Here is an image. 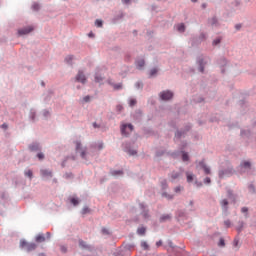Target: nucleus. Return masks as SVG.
<instances>
[{
	"instance_id": "1",
	"label": "nucleus",
	"mask_w": 256,
	"mask_h": 256,
	"mask_svg": "<svg viewBox=\"0 0 256 256\" xmlns=\"http://www.w3.org/2000/svg\"><path fill=\"white\" fill-rule=\"evenodd\" d=\"M51 239V233L47 232L46 234L40 233L36 236V243H45V241H49Z\"/></svg>"
},
{
	"instance_id": "2",
	"label": "nucleus",
	"mask_w": 256,
	"mask_h": 256,
	"mask_svg": "<svg viewBox=\"0 0 256 256\" xmlns=\"http://www.w3.org/2000/svg\"><path fill=\"white\" fill-rule=\"evenodd\" d=\"M160 99H162V101H169V99H173V92H171V91L161 92Z\"/></svg>"
},
{
	"instance_id": "3",
	"label": "nucleus",
	"mask_w": 256,
	"mask_h": 256,
	"mask_svg": "<svg viewBox=\"0 0 256 256\" xmlns=\"http://www.w3.org/2000/svg\"><path fill=\"white\" fill-rule=\"evenodd\" d=\"M75 145H76V151H77L78 153H80L82 159H85L86 150L83 149V146L81 145V142L76 141V142H75Z\"/></svg>"
},
{
	"instance_id": "4",
	"label": "nucleus",
	"mask_w": 256,
	"mask_h": 256,
	"mask_svg": "<svg viewBox=\"0 0 256 256\" xmlns=\"http://www.w3.org/2000/svg\"><path fill=\"white\" fill-rule=\"evenodd\" d=\"M75 79L78 83H83V84L87 83V78L85 77V74H83L82 71L78 72Z\"/></svg>"
},
{
	"instance_id": "5",
	"label": "nucleus",
	"mask_w": 256,
	"mask_h": 256,
	"mask_svg": "<svg viewBox=\"0 0 256 256\" xmlns=\"http://www.w3.org/2000/svg\"><path fill=\"white\" fill-rule=\"evenodd\" d=\"M127 129H129V132L133 131V126L131 124H124L121 127V133L122 135H127L129 132H127Z\"/></svg>"
},
{
	"instance_id": "6",
	"label": "nucleus",
	"mask_w": 256,
	"mask_h": 256,
	"mask_svg": "<svg viewBox=\"0 0 256 256\" xmlns=\"http://www.w3.org/2000/svg\"><path fill=\"white\" fill-rule=\"evenodd\" d=\"M199 167L204 170V173L206 175L211 174V169H209V167H207V165H205V162H203V161L199 162Z\"/></svg>"
},
{
	"instance_id": "7",
	"label": "nucleus",
	"mask_w": 256,
	"mask_h": 256,
	"mask_svg": "<svg viewBox=\"0 0 256 256\" xmlns=\"http://www.w3.org/2000/svg\"><path fill=\"white\" fill-rule=\"evenodd\" d=\"M33 31V27L29 26L27 28H23L18 30L19 35H27Z\"/></svg>"
},
{
	"instance_id": "8",
	"label": "nucleus",
	"mask_w": 256,
	"mask_h": 256,
	"mask_svg": "<svg viewBox=\"0 0 256 256\" xmlns=\"http://www.w3.org/2000/svg\"><path fill=\"white\" fill-rule=\"evenodd\" d=\"M35 249H37V244H35V243H28L26 251H35Z\"/></svg>"
},
{
	"instance_id": "9",
	"label": "nucleus",
	"mask_w": 256,
	"mask_h": 256,
	"mask_svg": "<svg viewBox=\"0 0 256 256\" xmlns=\"http://www.w3.org/2000/svg\"><path fill=\"white\" fill-rule=\"evenodd\" d=\"M42 177H53V174L49 170H41Z\"/></svg>"
},
{
	"instance_id": "10",
	"label": "nucleus",
	"mask_w": 256,
	"mask_h": 256,
	"mask_svg": "<svg viewBox=\"0 0 256 256\" xmlns=\"http://www.w3.org/2000/svg\"><path fill=\"white\" fill-rule=\"evenodd\" d=\"M176 29H177V31H179V33H185V24H183V23L178 24L176 26Z\"/></svg>"
},
{
	"instance_id": "11",
	"label": "nucleus",
	"mask_w": 256,
	"mask_h": 256,
	"mask_svg": "<svg viewBox=\"0 0 256 256\" xmlns=\"http://www.w3.org/2000/svg\"><path fill=\"white\" fill-rule=\"evenodd\" d=\"M136 66H137V68L138 69H143V67H145V60H138L137 62H136Z\"/></svg>"
},
{
	"instance_id": "12",
	"label": "nucleus",
	"mask_w": 256,
	"mask_h": 256,
	"mask_svg": "<svg viewBox=\"0 0 256 256\" xmlns=\"http://www.w3.org/2000/svg\"><path fill=\"white\" fill-rule=\"evenodd\" d=\"M171 220V216L169 214H164L163 216H161L160 221H169Z\"/></svg>"
},
{
	"instance_id": "13",
	"label": "nucleus",
	"mask_w": 256,
	"mask_h": 256,
	"mask_svg": "<svg viewBox=\"0 0 256 256\" xmlns=\"http://www.w3.org/2000/svg\"><path fill=\"white\" fill-rule=\"evenodd\" d=\"M28 245H29V243H28L27 241H25V240H22V241L20 242V247H21L22 249H27Z\"/></svg>"
},
{
	"instance_id": "14",
	"label": "nucleus",
	"mask_w": 256,
	"mask_h": 256,
	"mask_svg": "<svg viewBox=\"0 0 256 256\" xmlns=\"http://www.w3.org/2000/svg\"><path fill=\"white\" fill-rule=\"evenodd\" d=\"M186 177H187V182H188V183L193 182V174L187 172V173H186Z\"/></svg>"
},
{
	"instance_id": "15",
	"label": "nucleus",
	"mask_w": 256,
	"mask_h": 256,
	"mask_svg": "<svg viewBox=\"0 0 256 256\" xmlns=\"http://www.w3.org/2000/svg\"><path fill=\"white\" fill-rule=\"evenodd\" d=\"M241 167H244V169H251V163L250 162H243L241 164Z\"/></svg>"
},
{
	"instance_id": "16",
	"label": "nucleus",
	"mask_w": 256,
	"mask_h": 256,
	"mask_svg": "<svg viewBox=\"0 0 256 256\" xmlns=\"http://www.w3.org/2000/svg\"><path fill=\"white\" fill-rule=\"evenodd\" d=\"M145 231H146L145 227H141V228H138L137 233L138 235H145Z\"/></svg>"
},
{
	"instance_id": "17",
	"label": "nucleus",
	"mask_w": 256,
	"mask_h": 256,
	"mask_svg": "<svg viewBox=\"0 0 256 256\" xmlns=\"http://www.w3.org/2000/svg\"><path fill=\"white\" fill-rule=\"evenodd\" d=\"M229 205V202L227 201V199H224L221 201V206L224 208V209H227V206Z\"/></svg>"
},
{
	"instance_id": "18",
	"label": "nucleus",
	"mask_w": 256,
	"mask_h": 256,
	"mask_svg": "<svg viewBox=\"0 0 256 256\" xmlns=\"http://www.w3.org/2000/svg\"><path fill=\"white\" fill-rule=\"evenodd\" d=\"M182 161H189V154L187 152L182 153Z\"/></svg>"
},
{
	"instance_id": "19",
	"label": "nucleus",
	"mask_w": 256,
	"mask_h": 256,
	"mask_svg": "<svg viewBox=\"0 0 256 256\" xmlns=\"http://www.w3.org/2000/svg\"><path fill=\"white\" fill-rule=\"evenodd\" d=\"M162 197H165V198L168 199V200L173 199V195L168 194V193H166V192L162 193Z\"/></svg>"
},
{
	"instance_id": "20",
	"label": "nucleus",
	"mask_w": 256,
	"mask_h": 256,
	"mask_svg": "<svg viewBox=\"0 0 256 256\" xmlns=\"http://www.w3.org/2000/svg\"><path fill=\"white\" fill-rule=\"evenodd\" d=\"M183 191V187L182 186H177L174 188V192L175 193H181Z\"/></svg>"
},
{
	"instance_id": "21",
	"label": "nucleus",
	"mask_w": 256,
	"mask_h": 256,
	"mask_svg": "<svg viewBox=\"0 0 256 256\" xmlns=\"http://www.w3.org/2000/svg\"><path fill=\"white\" fill-rule=\"evenodd\" d=\"M141 247H142V249L147 250V249H149V244H147V242L143 241V242H141Z\"/></svg>"
},
{
	"instance_id": "22",
	"label": "nucleus",
	"mask_w": 256,
	"mask_h": 256,
	"mask_svg": "<svg viewBox=\"0 0 256 256\" xmlns=\"http://www.w3.org/2000/svg\"><path fill=\"white\" fill-rule=\"evenodd\" d=\"M228 175H229V173H227V172H225V171H220V172H219V177H220L221 179H223V177L228 176Z\"/></svg>"
},
{
	"instance_id": "23",
	"label": "nucleus",
	"mask_w": 256,
	"mask_h": 256,
	"mask_svg": "<svg viewBox=\"0 0 256 256\" xmlns=\"http://www.w3.org/2000/svg\"><path fill=\"white\" fill-rule=\"evenodd\" d=\"M95 25L96 27H103V21L98 19L95 21Z\"/></svg>"
},
{
	"instance_id": "24",
	"label": "nucleus",
	"mask_w": 256,
	"mask_h": 256,
	"mask_svg": "<svg viewBox=\"0 0 256 256\" xmlns=\"http://www.w3.org/2000/svg\"><path fill=\"white\" fill-rule=\"evenodd\" d=\"M30 149H31V151H37V149H39V145L33 144L30 146Z\"/></svg>"
},
{
	"instance_id": "25",
	"label": "nucleus",
	"mask_w": 256,
	"mask_h": 256,
	"mask_svg": "<svg viewBox=\"0 0 256 256\" xmlns=\"http://www.w3.org/2000/svg\"><path fill=\"white\" fill-rule=\"evenodd\" d=\"M111 174L114 175V176H115V175H123V171H121V170L112 171Z\"/></svg>"
},
{
	"instance_id": "26",
	"label": "nucleus",
	"mask_w": 256,
	"mask_h": 256,
	"mask_svg": "<svg viewBox=\"0 0 256 256\" xmlns=\"http://www.w3.org/2000/svg\"><path fill=\"white\" fill-rule=\"evenodd\" d=\"M154 75H157V68H153V69L150 71V77H153Z\"/></svg>"
},
{
	"instance_id": "27",
	"label": "nucleus",
	"mask_w": 256,
	"mask_h": 256,
	"mask_svg": "<svg viewBox=\"0 0 256 256\" xmlns=\"http://www.w3.org/2000/svg\"><path fill=\"white\" fill-rule=\"evenodd\" d=\"M25 175L31 179V177H33V171L28 170L25 172Z\"/></svg>"
},
{
	"instance_id": "28",
	"label": "nucleus",
	"mask_w": 256,
	"mask_h": 256,
	"mask_svg": "<svg viewBox=\"0 0 256 256\" xmlns=\"http://www.w3.org/2000/svg\"><path fill=\"white\" fill-rule=\"evenodd\" d=\"M129 105L130 107H134V105H137V100L135 99L130 100Z\"/></svg>"
},
{
	"instance_id": "29",
	"label": "nucleus",
	"mask_w": 256,
	"mask_h": 256,
	"mask_svg": "<svg viewBox=\"0 0 256 256\" xmlns=\"http://www.w3.org/2000/svg\"><path fill=\"white\" fill-rule=\"evenodd\" d=\"M218 245L219 247H225V240L221 238Z\"/></svg>"
},
{
	"instance_id": "30",
	"label": "nucleus",
	"mask_w": 256,
	"mask_h": 256,
	"mask_svg": "<svg viewBox=\"0 0 256 256\" xmlns=\"http://www.w3.org/2000/svg\"><path fill=\"white\" fill-rule=\"evenodd\" d=\"M73 56L69 55L65 58V61H67L68 63H71V61H73Z\"/></svg>"
},
{
	"instance_id": "31",
	"label": "nucleus",
	"mask_w": 256,
	"mask_h": 256,
	"mask_svg": "<svg viewBox=\"0 0 256 256\" xmlns=\"http://www.w3.org/2000/svg\"><path fill=\"white\" fill-rule=\"evenodd\" d=\"M32 9H33L34 11H39V4H37V3L33 4V5H32Z\"/></svg>"
},
{
	"instance_id": "32",
	"label": "nucleus",
	"mask_w": 256,
	"mask_h": 256,
	"mask_svg": "<svg viewBox=\"0 0 256 256\" xmlns=\"http://www.w3.org/2000/svg\"><path fill=\"white\" fill-rule=\"evenodd\" d=\"M79 245H80V247H83L84 249L87 248V244H85V242L83 240L79 241Z\"/></svg>"
},
{
	"instance_id": "33",
	"label": "nucleus",
	"mask_w": 256,
	"mask_h": 256,
	"mask_svg": "<svg viewBox=\"0 0 256 256\" xmlns=\"http://www.w3.org/2000/svg\"><path fill=\"white\" fill-rule=\"evenodd\" d=\"M71 203H73L74 205H79V200H77V198H72Z\"/></svg>"
},
{
	"instance_id": "34",
	"label": "nucleus",
	"mask_w": 256,
	"mask_h": 256,
	"mask_svg": "<svg viewBox=\"0 0 256 256\" xmlns=\"http://www.w3.org/2000/svg\"><path fill=\"white\" fill-rule=\"evenodd\" d=\"M219 43H221V38H216V39L213 41V45H219Z\"/></svg>"
},
{
	"instance_id": "35",
	"label": "nucleus",
	"mask_w": 256,
	"mask_h": 256,
	"mask_svg": "<svg viewBox=\"0 0 256 256\" xmlns=\"http://www.w3.org/2000/svg\"><path fill=\"white\" fill-rule=\"evenodd\" d=\"M37 157H38V159H40V160L45 159V155H44L43 153H38V154H37Z\"/></svg>"
},
{
	"instance_id": "36",
	"label": "nucleus",
	"mask_w": 256,
	"mask_h": 256,
	"mask_svg": "<svg viewBox=\"0 0 256 256\" xmlns=\"http://www.w3.org/2000/svg\"><path fill=\"white\" fill-rule=\"evenodd\" d=\"M95 81L96 83H101V81H103V77L96 76Z\"/></svg>"
},
{
	"instance_id": "37",
	"label": "nucleus",
	"mask_w": 256,
	"mask_h": 256,
	"mask_svg": "<svg viewBox=\"0 0 256 256\" xmlns=\"http://www.w3.org/2000/svg\"><path fill=\"white\" fill-rule=\"evenodd\" d=\"M224 225H225L226 227H231V220H226V221H224Z\"/></svg>"
},
{
	"instance_id": "38",
	"label": "nucleus",
	"mask_w": 256,
	"mask_h": 256,
	"mask_svg": "<svg viewBox=\"0 0 256 256\" xmlns=\"http://www.w3.org/2000/svg\"><path fill=\"white\" fill-rule=\"evenodd\" d=\"M87 213H89V209L87 207L83 208L82 214L87 215Z\"/></svg>"
},
{
	"instance_id": "39",
	"label": "nucleus",
	"mask_w": 256,
	"mask_h": 256,
	"mask_svg": "<svg viewBox=\"0 0 256 256\" xmlns=\"http://www.w3.org/2000/svg\"><path fill=\"white\" fill-rule=\"evenodd\" d=\"M122 87H123L122 84H115L114 85V89H117V90L122 89Z\"/></svg>"
},
{
	"instance_id": "40",
	"label": "nucleus",
	"mask_w": 256,
	"mask_h": 256,
	"mask_svg": "<svg viewBox=\"0 0 256 256\" xmlns=\"http://www.w3.org/2000/svg\"><path fill=\"white\" fill-rule=\"evenodd\" d=\"M243 230V222H240V226L237 228V231H242Z\"/></svg>"
},
{
	"instance_id": "41",
	"label": "nucleus",
	"mask_w": 256,
	"mask_h": 256,
	"mask_svg": "<svg viewBox=\"0 0 256 256\" xmlns=\"http://www.w3.org/2000/svg\"><path fill=\"white\" fill-rule=\"evenodd\" d=\"M204 183L209 185V183H211V178H209V177L205 178Z\"/></svg>"
},
{
	"instance_id": "42",
	"label": "nucleus",
	"mask_w": 256,
	"mask_h": 256,
	"mask_svg": "<svg viewBox=\"0 0 256 256\" xmlns=\"http://www.w3.org/2000/svg\"><path fill=\"white\" fill-rule=\"evenodd\" d=\"M116 109H117V111L121 112V111H123V106L122 105H117Z\"/></svg>"
},
{
	"instance_id": "43",
	"label": "nucleus",
	"mask_w": 256,
	"mask_h": 256,
	"mask_svg": "<svg viewBox=\"0 0 256 256\" xmlns=\"http://www.w3.org/2000/svg\"><path fill=\"white\" fill-rule=\"evenodd\" d=\"M162 189H167V181L162 182Z\"/></svg>"
},
{
	"instance_id": "44",
	"label": "nucleus",
	"mask_w": 256,
	"mask_h": 256,
	"mask_svg": "<svg viewBox=\"0 0 256 256\" xmlns=\"http://www.w3.org/2000/svg\"><path fill=\"white\" fill-rule=\"evenodd\" d=\"M122 3H124V5H129V3H131V0H122Z\"/></svg>"
},
{
	"instance_id": "45",
	"label": "nucleus",
	"mask_w": 256,
	"mask_h": 256,
	"mask_svg": "<svg viewBox=\"0 0 256 256\" xmlns=\"http://www.w3.org/2000/svg\"><path fill=\"white\" fill-rule=\"evenodd\" d=\"M241 211H242V213H247V212L249 211V209H247V207H243V208L241 209Z\"/></svg>"
},
{
	"instance_id": "46",
	"label": "nucleus",
	"mask_w": 256,
	"mask_h": 256,
	"mask_svg": "<svg viewBox=\"0 0 256 256\" xmlns=\"http://www.w3.org/2000/svg\"><path fill=\"white\" fill-rule=\"evenodd\" d=\"M234 247H237V245H239V240L235 239L233 242Z\"/></svg>"
},
{
	"instance_id": "47",
	"label": "nucleus",
	"mask_w": 256,
	"mask_h": 256,
	"mask_svg": "<svg viewBox=\"0 0 256 256\" xmlns=\"http://www.w3.org/2000/svg\"><path fill=\"white\" fill-rule=\"evenodd\" d=\"M179 177V173L172 174V179H177Z\"/></svg>"
},
{
	"instance_id": "48",
	"label": "nucleus",
	"mask_w": 256,
	"mask_h": 256,
	"mask_svg": "<svg viewBox=\"0 0 256 256\" xmlns=\"http://www.w3.org/2000/svg\"><path fill=\"white\" fill-rule=\"evenodd\" d=\"M136 87L139 89V88L143 87V84L141 82H138V83H136Z\"/></svg>"
},
{
	"instance_id": "49",
	"label": "nucleus",
	"mask_w": 256,
	"mask_h": 256,
	"mask_svg": "<svg viewBox=\"0 0 256 256\" xmlns=\"http://www.w3.org/2000/svg\"><path fill=\"white\" fill-rule=\"evenodd\" d=\"M102 233L106 234V235H109V231L105 228L102 229Z\"/></svg>"
},
{
	"instance_id": "50",
	"label": "nucleus",
	"mask_w": 256,
	"mask_h": 256,
	"mask_svg": "<svg viewBox=\"0 0 256 256\" xmlns=\"http://www.w3.org/2000/svg\"><path fill=\"white\" fill-rule=\"evenodd\" d=\"M91 98L89 97V96H85L84 97V101L86 102V103H88V101L90 100Z\"/></svg>"
},
{
	"instance_id": "51",
	"label": "nucleus",
	"mask_w": 256,
	"mask_h": 256,
	"mask_svg": "<svg viewBox=\"0 0 256 256\" xmlns=\"http://www.w3.org/2000/svg\"><path fill=\"white\" fill-rule=\"evenodd\" d=\"M156 245H157L158 247H161V245H163V242L158 241V242H156Z\"/></svg>"
},
{
	"instance_id": "52",
	"label": "nucleus",
	"mask_w": 256,
	"mask_h": 256,
	"mask_svg": "<svg viewBox=\"0 0 256 256\" xmlns=\"http://www.w3.org/2000/svg\"><path fill=\"white\" fill-rule=\"evenodd\" d=\"M103 148V142L99 143L98 149H102Z\"/></svg>"
},
{
	"instance_id": "53",
	"label": "nucleus",
	"mask_w": 256,
	"mask_h": 256,
	"mask_svg": "<svg viewBox=\"0 0 256 256\" xmlns=\"http://www.w3.org/2000/svg\"><path fill=\"white\" fill-rule=\"evenodd\" d=\"M228 197H233V193H231V191H228Z\"/></svg>"
},
{
	"instance_id": "54",
	"label": "nucleus",
	"mask_w": 256,
	"mask_h": 256,
	"mask_svg": "<svg viewBox=\"0 0 256 256\" xmlns=\"http://www.w3.org/2000/svg\"><path fill=\"white\" fill-rule=\"evenodd\" d=\"M175 136H176V137H181V132H177V133L175 134Z\"/></svg>"
},
{
	"instance_id": "55",
	"label": "nucleus",
	"mask_w": 256,
	"mask_h": 256,
	"mask_svg": "<svg viewBox=\"0 0 256 256\" xmlns=\"http://www.w3.org/2000/svg\"><path fill=\"white\" fill-rule=\"evenodd\" d=\"M235 27L237 30H239L241 28V24H237Z\"/></svg>"
},
{
	"instance_id": "56",
	"label": "nucleus",
	"mask_w": 256,
	"mask_h": 256,
	"mask_svg": "<svg viewBox=\"0 0 256 256\" xmlns=\"http://www.w3.org/2000/svg\"><path fill=\"white\" fill-rule=\"evenodd\" d=\"M143 216L145 217V219H147V212H144Z\"/></svg>"
},
{
	"instance_id": "57",
	"label": "nucleus",
	"mask_w": 256,
	"mask_h": 256,
	"mask_svg": "<svg viewBox=\"0 0 256 256\" xmlns=\"http://www.w3.org/2000/svg\"><path fill=\"white\" fill-rule=\"evenodd\" d=\"M93 127H94V128H97V127H99V126L97 125V123H93Z\"/></svg>"
},
{
	"instance_id": "58",
	"label": "nucleus",
	"mask_w": 256,
	"mask_h": 256,
	"mask_svg": "<svg viewBox=\"0 0 256 256\" xmlns=\"http://www.w3.org/2000/svg\"><path fill=\"white\" fill-rule=\"evenodd\" d=\"M3 129H7V124L2 125Z\"/></svg>"
},
{
	"instance_id": "59",
	"label": "nucleus",
	"mask_w": 256,
	"mask_h": 256,
	"mask_svg": "<svg viewBox=\"0 0 256 256\" xmlns=\"http://www.w3.org/2000/svg\"><path fill=\"white\" fill-rule=\"evenodd\" d=\"M130 155H137V152L133 151L132 153H130Z\"/></svg>"
},
{
	"instance_id": "60",
	"label": "nucleus",
	"mask_w": 256,
	"mask_h": 256,
	"mask_svg": "<svg viewBox=\"0 0 256 256\" xmlns=\"http://www.w3.org/2000/svg\"><path fill=\"white\" fill-rule=\"evenodd\" d=\"M200 71H201V73H203V66L200 67Z\"/></svg>"
},
{
	"instance_id": "61",
	"label": "nucleus",
	"mask_w": 256,
	"mask_h": 256,
	"mask_svg": "<svg viewBox=\"0 0 256 256\" xmlns=\"http://www.w3.org/2000/svg\"><path fill=\"white\" fill-rule=\"evenodd\" d=\"M44 115H45V117H47V115H49V112H45Z\"/></svg>"
},
{
	"instance_id": "62",
	"label": "nucleus",
	"mask_w": 256,
	"mask_h": 256,
	"mask_svg": "<svg viewBox=\"0 0 256 256\" xmlns=\"http://www.w3.org/2000/svg\"><path fill=\"white\" fill-rule=\"evenodd\" d=\"M89 37H93V33H90V34H89Z\"/></svg>"
},
{
	"instance_id": "63",
	"label": "nucleus",
	"mask_w": 256,
	"mask_h": 256,
	"mask_svg": "<svg viewBox=\"0 0 256 256\" xmlns=\"http://www.w3.org/2000/svg\"><path fill=\"white\" fill-rule=\"evenodd\" d=\"M62 251H64V252H65V248H64V247H62Z\"/></svg>"
},
{
	"instance_id": "64",
	"label": "nucleus",
	"mask_w": 256,
	"mask_h": 256,
	"mask_svg": "<svg viewBox=\"0 0 256 256\" xmlns=\"http://www.w3.org/2000/svg\"><path fill=\"white\" fill-rule=\"evenodd\" d=\"M39 256H45V254H40Z\"/></svg>"
}]
</instances>
